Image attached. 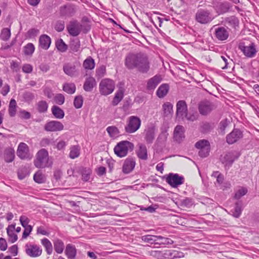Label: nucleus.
I'll return each mask as SVG.
<instances>
[{
	"mask_svg": "<svg viewBox=\"0 0 259 259\" xmlns=\"http://www.w3.org/2000/svg\"><path fill=\"white\" fill-rule=\"evenodd\" d=\"M82 25L76 21H71L67 26V29L70 35L76 36L80 33Z\"/></svg>",
	"mask_w": 259,
	"mask_h": 259,
	"instance_id": "ddd939ff",
	"label": "nucleus"
},
{
	"mask_svg": "<svg viewBox=\"0 0 259 259\" xmlns=\"http://www.w3.org/2000/svg\"><path fill=\"white\" fill-rule=\"evenodd\" d=\"M39 30L35 28H32L27 31V36L29 37H33L37 35Z\"/></svg>",
	"mask_w": 259,
	"mask_h": 259,
	"instance_id": "774afa93",
	"label": "nucleus"
},
{
	"mask_svg": "<svg viewBox=\"0 0 259 259\" xmlns=\"http://www.w3.org/2000/svg\"><path fill=\"white\" fill-rule=\"evenodd\" d=\"M64 127V125L60 121L51 120L45 124L44 130L47 132H58L62 131Z\"/></svg>",
	"mask_w": 259,
	"mask_h": 259,
	"instance_id": "9b49d317",
	"label": "nucleus"
},
{
	"mask_svg": "<svg viewBox=\"0 0 259 259\" xmlns=\"http://www.w3.org/2000/svg\"><path fill=\"white\" fill-rule=\"evenodd\" d=\"M54 100L56 103L58 105H62L65 101V97L61 94H58L54 98Z\"/></svg>",
	"mask_w": 259,
	"mask_h": 259,
	"instance_id": "680f3d73",
	"label": "nucleus"
},
{
	"mask_svg": "<svg viewBox=\"0 0 259 259\" xmlns=\"http://www.w3.org/2000/svg\"><path fill=\"white\" fill-rule=\"evenodd\" d=\"M230 123V121L228 119H223L220 122L219 129L222 135L225 134V130Z\"/></svg>",
	"mask_w": 259,
	"mask_h": 259,
	"instance_id": "49530a36",
	"label": "nucleus"
},
{
	"mask_svg": "<svg viewBox=\"0 0 259 259\" xmlns=\"http://www.w3.org/2000/svg\"><path fill=\"white\" fill-rule=\"evenodd\" d=\"M213 126L209 122L202 123L201 125V131L203 133H207L210 132Z\"/></svg>",
	"mask_w": 259,
	"mask_h": 259,
	"instance_id": "8fccbe9b",
	"label": "nucleus"
},
{
	"mask_svg": "<svg viewBox=\"0 0 259 259\" xmlns=\"http://www.w3.org/2000/svg\"><path fill=\"white\" fill-rule=\"evenodd\" d=\"M106 73V66L101 65L96 70V77L99 79L103 77Z\"/></svg>",
	"mask_w": 259,
	"mask_h": 259,
	"instance_id": "a18cd8bd",
	"label": "nucleus"
},
{
	"mask_svg": "<svg viewBox=\"0 0 259 259\" xmlns=\"http://www.w3.org/2000/svg\"><path fill=\"white\" fill-rule=\"evenodd\" d=\"M155 128L153 126H148L144 131L145 140L147 143L151 144L155 138Z\"/></svg>",
	"mask_w": 259,
	"mask_h": 259,
	"instance_id": "aec40b11",
	"label": "nucleus"
},
{
	"mask_svg": "<svg viewBox=\"0 0 259 259\" xmlns=\"http://www.w3.org/2000/svg\"><path fill=\"white\" fill-rule=\"evenodd\" d=\"M74 106L77 108L79 109L81 108L83 104V98L81 96H78L75 97L74 100Z\"/></svg>",
	"mask_w": 259,
	"mask_h": 259,
	"instance_id": "603ef678",
	"label": "nucleus"
},
{
	"mask_svg": "<svg viewBox=\"0 0 259 259\" xmlns=\"http://www.w3.org/2000/svg\"><path fill=\"white\" fill-rule=\"evenodd\" d=\"M210 152V147L200 149L198 152L199 155L202 158L207 157Z\"/></svg>",
	"mask_w": 259,
	"mask_h": 259,
	"instance_id": "0e129e2a",
	"label": "nucleus"
},
{
	"mask_svg": "<svg viewBox=\"0 0 259 259\" xmlns=\"http://www.w3.org/2000/svg\"><path fill=\"white\" fill-rule=\"evenodd\" d=\"M65 254L68 259H75L77 254V249L72 244H68L65 249Z\"/></svg>",
	"mask_w": 259,
	"mask_h": 259,
	"instance_id": "4be33fe9",
	"label": "nucleus"
},
{
	"mask_svg": "<svg viewBox=\"0 0 259 259\" xmlns=\"http://www.w3.org/2000/svg\"><path fill=\"white\" fill-rule=\"evenodd\" d=\"M243 136L242 132L239 129L235 128L226 137V141L229 144L236 142Z\"/></svg>",
	"mask_w": 259,
	"mask_h": 259,
	"instance_id": "2eb2a0df",
	"label": "nucleus"
},
{
	"mask_svg": "<svg viewBox=\"0 0 259 259\" xmlns=\"http://www.w3.org/2000/svg\"><path fill=\"white\" fill-rule=\"evenodd\" d=\"M247 192V189L244 187H241L239 189L234 195V198L239 199L243 196L245 195Z\"/></svg>",
	"mask_w": 259,
	"mask_h": 259,
	"instance_id": "09e8293b",
	"label": "nucleus"
},
{
	"mask_svg": "<svg viewBox=\"0 0 259 259\" xmlns=\"http://www.w3.org/2000/svg\"><path fill=\"white\" fill-rule=\"evenodd\" d=\"M75 12L74 8L71 6H63L60 7V13L62 16L71 17Z\"/></svg>",
	"mask_w": 259,
	"mask_h": 259,
	"instance_id": "a878e982",
	"label": "nucleus"
},
{
	"mask_svg": "<svg viewBox=\"0 0 259 259\" xmlns=\"http://www.w3.org/2000/svg\"><path fill=\"white\" fill-rule=\"evenodd\" d=\"M185 129L181 125H177L174 131V139L178 143L181 142L185 138Z\"/></svg>",
	"mask_w": 259,
	"mask_h": 259,
	"instance_id": "f3484780",
	"label": "nucleus"
},
{
	"mask_svg": "<svg viewBox=\"0 0 259 259\" xmlns=\"http://www.w3.org/2000/svg\"><path fill=\"white\" fill-rule=\"evenodd\" d=\"M91 174V170L90 169H84L82 174V179L83 181L85 182L88 181L90 179Z\"/></svg>",
	"mask_w": 259,
	"mask_h": 259,
	"instance_id": "052dcab7",
	"label": "nucleus"
},
{
	"mask_svg": "<svg viewBox=\"0 0 259 259\" xmlns=\"http://www.w3.org/2000/svg\"><path fill=\"white\" fill-rule=\"evenodd\" d=\"M51 43V38L46 34L41 35L39 39V45L42 49H49Z\"/></svg>",
	"mask_w": 259,
	"mask_h": 259,
	"instance_id": "c85d7f7f",
	"label": "nucleus"
},
{
	"mask_svg": "<svg viewBox=\"0 0 259 259\" xmlns=\"http://www.w3.org/2000/svg\"><path fill=\"white\" fill-rule=\"evenodd\" d=\"M135 160L133 158H126L122 165V172L125 174L130 173L135 168Z\"/></svg>",
	"mask_w": 259,
	"mask_h": 259,
	"instance_id": "a211bd4d",
	"label": "nucleus"
},
{
	"mask_svg": "<svg viewBox=\"0 0 259 259\" xmlns=\"http://www.w3.org/2000/svg\"><path fill=\"white\" fill-rule=\"evenodd\" d=\"M7 232L8 235L9 237V240L11 243H14L18 239L17 235L14 233V231L13 230H10L9 229H7Z\"/></svg>",
	"mask_w": 259,
	"mask_h": 259,
	"instance_id": "6e6d98bb",
	"label": "nucleus"
},
{
	"mask_svg": "<svg viewBox=\"0 0 259 259\" xmlns=\"http://www.w3.org/2000/svg\"><path fill=\"white\" fill-rule=\"evenodd\" d=\"M25 252L30 257H37L42 253V249L40 246L34 244H27L25 246Z\"/></svg>",
	"mask_w": 259,
	"mask_h": 259,
	"instance_id": "9d476101",
	"label": "nucleus"
},
{
	"mask_svg": "<svg viewBox=\"0 0 259 259\" xmlns=\"http://www.w3.org/2000/svg\"><path fill=\"white\" fill-rule=\"evenodd\" d=\"M63 90L69 94H72L76 91V87L73 83H65L63 86Z\"/></svg>",
	"mask_w": 259,
	"mask_h": 259,
	"instance_id": "4c0bfd02",
	"label": "nucleus"
},
{
	"mask_svg": "<svg viewBox=\"0 0 259 259\" xmlns=\"http://www.w3.org/2000/svg\"><path fill=\"white\" fill-rule=\"evenodd\" d=\"M56 49H67V46L64 42L62 39H58L56 40Z\"/></svg>",
	"mask_w": 259,
	"mask_h": 259,
	"instance_id": "338daca9",
	"label": "nucleus"
},
{
	"mask_svg": "<svg viewBox=\"0 0 259 259\" xmlns=\"http://www.w3.org/2000/svg\"><path fill=\"white\" fill-rule=\"evenodd\" d=\"M53 115L57 119H62L65 115L64 111L57 106H53L52 108Z\"/></svg>",
	"mask_w": 259,
	"mask_h": 259,
	"instance_id": "473e14b6",
	"label": "nucleus"
},
{
	"mask_svg": "<svg viewBox=\"0 0 259 259\" xmlns=\"http://www.w3.org/2000/svg\"><path fill=\"white\" fill-rule=\"evenodd\" d=\"M215 37L220 40H225L229 37V32L224 27H220L215 30Z\"/></svg>",
	"mask_w": 259,
	"mask_h": 259,
	"instance_id": "b1692460",
	"label": "nucleus"
},
{
	"mask_svg": "<svg viewBox=\"0 0 259 259\" xmlns=\"http://www.w3.org/2000/svg\"><path fill=\"white\" fill-rule=\"evenodd\" d=\"M41 243L45 248L47 254H51L53 252V246L50 241L47 238H44L41 240Z\"/></svg>",
	"mask_w": 259,
	"mask_h": 259,
	"instance_id": "f704fd0d",
	"label": "nucleus"
},
{
	"mask_svg": "<svg viewBox=\"0 0 259 259\" xmlns=\"http://www.w3.org/2000/svg\"><path fill=\"white\" fill-rule=\"evenodd\" d=\"M240 154L235 151L229 152L224 156H221V161L225 165V166L229 168L234 161L237 159Z\"/></svg>",
	"mask_w": 259,
	"mask_h": 259,
	"instance_id": "1a4fd4ad",
	"label": "nucleus"
},
{
	"mask_svg": "<svg viewBox=\"0 0 259 259\" xmlns=\"http://www.w3.org/2000/svg\"><path fill=\"white\" fill-rule=\"evenodd\" d=\"M114 89L115 82L110 78L103 79L99 83V92L102 95L106 96L111 94Z\"/></svg>",
	"mask_w": 259,
	"mask_h": 259,
	"instance_id": "20e7f679",
	"label": "nucleus"
},
{
	"mask_svg": "<svg viewBox=\"0 0 259 259\" xmlns=\"http://www.w3.org/2000/svg\"><path fill=\"white\" fill-rule=\"evenodd\" d=\"M138 157L142 160H146L148 158L147 149L146 146L141 144L139 145V148L137 151Z\"/></svg>",
	"mask_w": 259,
	"mask_h": 259,
	"instance_id": "7c9ffc66",
	"label": "nucleus"
},
{
	"mask_svg": "<svg viewBox=\"0 0 259 259\" xmlns=\"http://www.w3.org/2000/svg\"><path fill=\"white\" fill-rule=\"evenodd\" d=\"M106 131L111 137L115 136L118 134V129L115 126H109L107 128Z\"/></svg>",
	"mask_w": 259,
	"mask_h": 259,
	"instance_id": "bf43d9fd",
	"label": "nucleus"
},
{
	"mask_svg": "<svg viewBox=\"0 0 259 259\" xmlns=\"http://www.w3.org/2000/svg\"><path fill=\"white\" fill-rule=\"evenodd\" d=\"M34 181L38 184L44 183L46 181V177L40 170H38L33 176Z\"/></svg>",
	"mask_w": 259,
	"mask_h": 259,
	"instance_id": "c9c22d12",
	"label": "nucleus"
},
{
	"mask_svg": "<svg viewBox=\"0 0 259 259\" xmlns=\"http://www.w3.org/2000/svg\"><path fill=\"white\" fill-rule=\"evenodd\" d=\"M162 259H173L182 258L184 256L183 252L174 250L166 249L162 250Z\"/></svg>",
	"mask_w": 259,
	"mask_h": 259,
	"instance_id": "4468645a",
	"label": "nucleus"
},
{
	"mask_svg": "<svg viewBox=\"0 0 259 259\" xmlns=\"http://www.w3.org/2000/svg\"><path fill=\"white\" fill-rule=\"evenodd\" d=\"M166 182L172 187L177 188L184 183V178L178 174L170 173L165 176Z\"/></svg>",
	"mask_w": 259,
	"mask_h": 259,
	"instance_id": "6e6552de",
	"label": "nucleus"
},
{
	"mask_svg": "<svg viewBox=\"0 0 259 259\" xmlns=\"http://www.w3.org/2000/svg\"><path fill=\"white\" fill-rule=\"evenodd\" d=\"M141 120L139 117L136 116H131L128 117L126 125L125 126V131L128 134H132L137 131L140 127Z\"/></svg>",
	"mask_w": 259,
	"mask_h": 259,
	"instance_id": "423d86ee",
	"label": "nucleus"
},
{
	"mask_svg": "<svg viewBox=\"0 0 259 259\" xmlns=\"http://www.w3.org/2000/svg\"><path fill=\"white\" fill-rule=\"evenodd\" d=\"M34 164L39 168L49 166V154L47 150L41 149L37 152Z\"/></svg>",
	"mask_w": 259,
	"mask_h": 259,
	"instance_id": "7ed1b4c3",
	"label": "nucleus"
},
{
	"mask_svg": "<svg viewBox=\"0 0 259 259\" xmlns=\"http://www.w3.org/2000/svg\"><path fill=\"white\" fill-rule=\"evenodd\" d=\"M41 147H47L49 145H55V142L53 139L43 138L40 142Z\"/></svg>",
	"mask_w": 259,
	"mask_h": 259,
	"instance_id": "5fc2aeb1",
	"label": "nucleus"
},
{
	"mask_svg": "<svg viewBox=\"0 0 259 259\" xmlns=\"http://www.w3.org/2000/svg\"><path fill=\"white\" fill-rule=\"evenodd\" d=\"M134 148V145L128 141H122L117 144L114 148L115 154L119 157L126 156L129 152H132Z\"/></svg>",
	"mask_w": 259,
	"mask_h": 259,
	"instance_id": "f03ea898",
	"label": "nucleus"
},
{
	"mask_svg": "<svg viewBox=\"0 0 259 259\" xmlns=\"http://www.w3.org/2000/svg\"><path fill=\"white\" fill-rule=\"evenodd\" d=\"M23 97L24 101L28 103L31 102L34 98V94L29 92L24 93L23 94Z\"/></svg>",
	"mask_w": 259,
	"mask_h": 259,
	"instance_id": "13d9d810",
	"label": "nucleus"
},
{
	"mask_svg": "<svg viewBox=\"0 0 259 259\" xmlns=\"http://www.w3.org/2000/svg\"><path fill=\"white\" fill-rule=\"evenodd\" d=\"M244 55L248 58L254 57L257 53L256 50H241Z\"/></svg>",
	"mask_w": 259,
	"mask_h": 259,
	"instance_id": "4d7b16f0",
	"label": "nucleus"
},
{
	"mask_svg": "<svg viewBox=\"0 0 259 259\" xmlns=\"http://www.w3.org/2000/svg\"><path fill=\"white\" fill-rule=\"evenodd\" d=\"M169 90V85L167 83L161 84L156 91V95L159 98H164Z\"/></svg>",
	"mask_w": 259,
	"mask_h": 259,
	"instance_id": "cd10ccee",
	"label": "nucleus"
},
{
	"mask_svg": "<svg viewBox=\"0 0 259 259\" xmlns=\"http://www.w3.org/2000/svg\"><path fill=\"white\" fill-rule=\"evenodd\" d=\"M224 23L227 27L235 29L236 27L239 25V20L237 17L232 16L226 18L224 20Z\"/></svg>",
	"mask_w": 259,
	"mask_h": 259,
	"instance_id": "c756f323",
	"label": "nucleus"
},
{
	"mask_svg": "<svg viewBox=\"0 0 259 259\" xmlns=\"http://www.w3.org/2000/svg\"><path fill=\"white\" fill-rule=\"evenodd\" d=\"M11 36L10 28H3L1 31L0 35L1 38L4 40H8Z\"/></svg>",
	"mask_w": 259,
	"mask_h": 259,
	"instance_id": "de8ad7c7",
	"label": "nucleus"
},
{
	"mask_svg": "<svg viewBox=\"0 0 259 259\" xmlns=\"http://www.w3.org/2000/svg\"><path fill=\"white\" fill-rule=\"evenodd\" d=\"M196 148L200 150L207 147H210L209 142L208 141L202 139L197 142L195 144Z\"/></svg>",
	"mask_w": 259,
	"mask_h": 259,
	"instance_id": "ea45409f",
	"label": "nucleus"
},
{
	"mask_svg": "<svg viewBox=\"0 0 259 259\" xmlns=\"http://www.w3.org/2000/svg\"><path fill=\"white\" fill-rule=\"evenodd\" d=\"M54 247L55 251L59 254H61L64 250V243L63 241L58 238L55 239L53 240Z\"/></svg>",
	"mask_w": 259,
	"mask_h": 259,
	"instance_id": "2f4dec72",
	"label": "nucleus"
},
{
	"mask_svg": "<svg viewBox=\"0 0 259 259\" xmlns=\"http://www.w3.org/2000/svg\"><path fill=\"white\" fill-rule=\"evenodd\" d=\"M17 154V156L21 159L28 158L29 147L27 145L23 142L20 143L18 147Z\"/></svg>",
	"mask_w": 259,
	"mask_h": 259,
	"instance_id": "dca6fc26",
	"label": "nucleus"
},
{
	"mask_svg": "<svg viewBox=\"0 0 259 259\" xmlns=\"http://www.w3.org/2000/svg\"><path fill=\"white\" fill-rule=\"evenodd\" d=\"M3 158L7 163L12 162L15 158V151L14 149L11 147L6 148L3 154Z\"/></svg>",
	"mask_w": 259,
	"mask_h": 259,
	"instance_id": "5701e85b",
	"label": "nucleus"
},
{
	"mask_svg": "<svg viewBox=\"0 0 259 259\" xmlns=\"http://www.w3.org/2000/svg\"><path fill=\"white\" fill-rule=\"evenodd\" d=\"M214 104L207 100L200 101L198 105L199 113L203 116H206L210 114L212 111L215 109Z\"/></svg>",
	"mask_w": 259,
	"mask_h": 259,
	"instance_id": "0eeeda50",
	"label": "nucleus"
},
{
	"mask_svg": "<svg viewBox=\"0 0 259 259\" xmlns=\"http://www.w3.org/2000/svg\"><path fill=\"white\" fill-rule=\"evenodd\" d=\"M17 103L15 99H12L9 106V113L10 116L13 117L16 113Z\"/></svg>",
	"mask_w": 259,
	"mask_h": 259,
	"instance_id": "58836bf2",
	"label": "nucleus"
},
{
	"mask_svg": "<svg viewBox=\"0 0 259 259\" xmlns=\"http://www.w3.org/2000/svg\"><path fill=\"white\" fill-rule=\"evenodd\" d=\"M80 149L78 146H73L70 147L69 157L71 159H74L79 156Z\"/></svg>",
	"mask_w": 259,
	"mask_h": 259,
	"instance_id": "37998d69",
	"label": "nucleus"
},
{
	"mask_svg": "<svg viewBox=\"0 0 259 259\" xmlns=\"http://www.w3.org/2000/svg\"><path fill=\"white\" fill-rule=\"evenodd\" d=\"M65 28V24L64 21H58L56 22L55 29L58 32H61L64 30Z\"/></svg>",
	"mask_w": 259,
	"mask_h": 259,
	"instance_id": "69168bd1",
	"label": "nucleus"
},
{
	"mask_svg": "<svg viewBox=\"0 0 259 259\" xmlns=\"http://www.w3.org/2000/svg\"><path fill=\"white\" fill-rule=\"evenodd\" d=\"M177 118L179 119H183L188 112L187 105L184 100H180L177 103Z\"/></svg>",
	"mask_w": 259,
	"mask_h": 259,
	"instance_id": "f8f14e48",
	"label": "nucleus"
},
{
	"mask_svg": "<svg viewBox=\"0 0 259 259\" xmlns=\"http://www.w3.org/2000/svg\"><path fill=\"white\" fill-rule=\"evenodd\" d=\"M125 65L128 69H137L142 73H147L150 66L148 56L144 53H130L125 59Z\"/></svg>",
	"mask_w": 259,
	"mask_h": 259,
	"instance_id": "f257e3e1",
	"label": "nucleus"
},
{
	"mask_svg": "<svg viewBox=\"0 0 259 259\" xmlns=\"http://www.w3.org/2000/svg\"><path fill=\"white\" fill-rule=\"evenodd\" d=\"M161 80L162 78L160 75H155L148 80L147 89L148 90H154Z\"/></svg>",
	"mask_w": 259,
	"mask_h": 259,
	"instance_id": "412c9836",
	"label": "nucleus"
},
{
	"mask_svg": "<svg viewBox=\"0 0 259 259\" xmlns=\"http://www.w3.org/2000/svg\"><path fill=\"white\" fill-rule=\"evenodd\" d=\"M155 236L151 235H146L142 236V240L145 242L148 243L150 244H154L155 242Z\"/></svg>",
	"mask_w": 259,
	"mask_h": 259,
	"instance_id": "864d4df0",
	"label": "nucleus"
},
{
	"mask_svg": "<svg viewBox=\"0 0 259 259\" xmlns=\"http://www.w3.org/2000/svg\"><path fill=\"white\" fill-rule=\"evenodd\" d=\"M97 85L96 79L94 77L89 76L85 78L83 88L86 92H92L94 87Z\"/></svg>",
	"mask_w": 259,
	"mask_h": 259,
	"instance_id": "6ab92c4d",
	"label": "nucleus"
},
{
	"mask_svg": "<svg viewBox=\"0 0 259 259\" xmlns=\"http://www.w3.org/2000/svg\"><path fill=\"white\" fill-rule=\"evenodd\" d=\"M124 89L123 87H119L116 92L113 99L112 101V104L113 106H116L122 100L124 96Z\"/></svg>",
	"mask_w": 259,
	"mask_h": 259,
	"instance_id": "bb28decb",
	"label": "nucleus"
},
{
	"mask_svg": "<svg viewBox=\"0 0 259 259\" xmlns=\"http://www.w3.org/2000/svg\"><path fill=\"white\" fill-rule=\"evenodd\" d=\"M37 108L39 113H45L48 110V104L45 101H39L37 104Z\"/></svg>",
	"mask_w": 259,
	"mask_h": 259,
	"instance_id": "79ce46f5",
	"label": "nucleus"
},
{
	"mask_svg": "<svg viewBox=\"0 0 259 259\" xmlns=\"http://www.w3.org/2000/svg\"><path fill=\"white\" fill-rule=\"evenodd\" d=\"M213 19V17L208 10L200 9L195 14L196 21L202 24L209 23Z\"/></svg>",
	"mask_w": 259,
	"mask_h": 259,
	"instance_id": "39448f33",
	"label": "nucleus"
},
{
	"mask_svg": "<svg viewBox=\"0 0 259 259\" xmlns=\"http://www.w3.org/2000/svg\"><path fill=\"white\" fill-rule=\"evenodd\" d=\"M254 43L249 39L241 40L238 44V49H254Z\"/></svg>",
	"mask_w": 259,
	"mask_h": 259,
	"instance_id": "72a5a7b5",
	"label": "nucleus"
},
{
	"mask_svg": "<svg viewBox=\"0 0 259 259\" xmlns=\"http://www.w3.org/2000/svg\"><path fill=\"white\" fill-rule=\"evenodd\" d=\"M63 69L64 73L71 77H76L78 75V72L74 65L66 64L63 66Z\"/></svg>",
	"mask_w": 259,
	"mask_h": 259,
	"instance_id": "393cba45",
	"label": "nucleus"
},
{
	"mask_svg": "<svg viewBox=\"0 0 259 259\" xmlns=\"http://www.w3.org/2000/svg\"><path fill=\"white\" fill-rule=\"evenodd\" d=\"M95 63L94 59L91 57H88L83 63V67L85 69L92 70L95 68Z\"/></svg>",
	"mask_w": 259,
	"mask_h": 259,
	"instance_id": "e433bc0d",
	"label": "nucleus"
},
{
	"mask_svg": "<svg viewBox=\"0 0 259 259\" xmlns=\"http://www.w3.org/2000/svg\"><path fill=\"white\" fill-rule=\"evenodd\" d=\"M242 203L241 202H237L235 203L234 210L232 211L233 215L236 218H238L242 212Z\"/></svg>",
	"mask_w": 259,
	"mask_h": 259,
	"instance_id": "a19ab883",
	"label": "nucleus"
},
{
	"mask_svg": "<svg viewBox=\"0 0 259 259\" xmlns=\"http://www.w3.org/2000/svg\"><path fill=\"white\" fill-rule=\"evenodd\" d=\"M163 109L165 116L171 115L173 112V106L169 102L164 103L163 106Z\"/></svg>",
	"mask_w": 259,
	"mask_h": 259,
	"instance_id": "c03bdc74",
	"label": "nucleus"
},
{
	"mask_svg": "<svg viewBox=\"0 0 259 259\" xmlns=\"http://www.w3.org/2000/svg\"><path fill=\"white\" fill-rule=\"evenodd\" d=\"M28 174L27 169L25 167L20 168L18 171V177L20 180L25 179Z\"/></svg>",
	"mask_w": 259,
	"mask_h": 259,
	"instance_id": "3c124183",
	"label": "nucleus"
},
{
	"mask_svg": "<svg viewBox=\"0 0 259 259\" xmlns=\"http://www.w3.org/2000/svg\"><path fill=\"white\" fill-rule=\"evenodd\" d=\"M20 222L21 225L24 228H26L27 226H31L30 225H28V223L30 222V220L25 215H21L20 217Z\"/></svg>",
	"mask_w": 259,
	"mask_h": 259,
	"instance_id": "e2e57ef3",
	"label": "nucleus"
}]
</instances>
